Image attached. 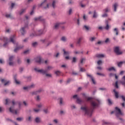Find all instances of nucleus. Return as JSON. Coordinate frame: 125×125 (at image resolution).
I'll return each instance as SVG.
<instances>
[{
    "label": "nucleus",
    "mask_w": 125,
    "mask_h": 125,
    "mask_svg": "<svg viewBox=\"0 0 125 125\" xmlns=\"http://www.w3.org/2000/svg\"><path fill=\"white\" fill-rule=\"evenodd\" d=\"M83 39V37H80L78 39V41H77V44H80L81 41Z\"/></svg>",
    "instance_id": "7c9ffc66"
},
{
    "label": "nucleus",
    "mask_w": 125,
    "mask_h": 125,
    "mask_svg": "<svg viewBox=\"0 0 125 125\" xmlns=\"http://www.w3.org/2000/svg\"><path fill=\"white\" fill-rule=\"evenodd\" d=\"M102 63V61L101 60H99L98 61L97 63L98 64L100 65V64H101Z\"/></svg>",
    "instance_id": "052dcab7"
},
{
    "label": "nucleus",
    "mask_w": 125,
    "mask_h": 125,
    "mask_svg": "<svg viewBox=\"0 0 125 125\" xmlns=\"http://www.w3.org/2000/svg\"><path fill=\"white\" fill-rule=\"evenodd\" d=\"M113 92H114L115 93V97L116 98H119V93H118V92H116L115 89H114L113 90Z\"/></svg>",
    "instance_id": "5701e85b"
},
{
    "label": "nucleus",
    "mask_w": 125,
    "mask_h": 125,
    "mask_svg": "<svg viewBox=\"0 0 125 125\" xmlns=\"http://www.w3.org/2000/svg\"><path fill=\"white\" fill-rule=\"evenodd\" d=\"M77 97H78V96L77 95L73 96V98L77 99V100H76V102H77V103H78L79 104H81L82 103H83V101L82 100L77 98Z\"/></svg>",
    "instance_id": "9d476101"
},
{
    "label": "nucleus",
    "mask_w": 125,
    "mask_h": 125,
    "mask_svg": "<svg viewBox=\"0 0 125 125\" xmlns=\"http://www.w3.org/2000/svg\"><path fill=\"white\" fill-rule=\"evenodd\" d=\"M15 81L16 84H20V82L18 81L16 78H15Z\"/></svg>",
    "instance_id": "6e6d98bb"
},
{
    "label": "nucleus",
    "mask_w": 125,
    "mask_h": 125,
    "mask_svg": "<svg viewBox=\"0 0 125 125\" xmlns=\"http://www.w3.org/2000/svg\"><path fill=\"white\" fill-rule=\"evenodd\" d=\"M23 48V46H18L17 48L14 49V52H17L18 51L20 50L21 49Z\"/></svg>",
    "instance_id": "aec40b11"
},
{
    "label": "nucleus",
    "mask_w": 125,
    "mask_h": 125,
    "mask_svg": "<svg viewBox=\"0 0 125 125\" xmlns=\"http://www.w3.org/2000/svg\"><path fill=\"white\" fill-rule=\"evenodd\" d=\"M121 84L123 85H124V86L125 87V76H124L122 78V81L121 82Z\"/></svg>",
    "instance_id": "6ab92c4d"
},
{
    "label": "nucleus",
    "mask_w": 125,
    "mask_h": 125,
    "mask_svg": "<svg viewBox=\"0 0 125 125\" xmlns=\"http://www.w3.org/2000/svg\"><path fill=\"white\" fill-rule=\"evenodd\" d=\"M13 59H14V57L13 56H11L9 57V60L10 61L9 64V65H13V62L12 61H13Z\"/></svg>",
    "instance_id": "a211bd4d"
},
{
    "label": "nucleus",
    "mask_w": 125,
    "mask_h": 125,
    "mask_svg": "<svg viewBox=\"0 0 125 125\" xmlns=\"http://www.w3.org/2000/svg\"><path fill=\"white\" fill-rule=\"evenodd\" d=\"M96 57L97 58H103L104 55L103 54H97Z\"/></svg>",
    "instance_id": "2f4dec72"
},
{
    "label": "nucleus",
    "mask_w": 125,
    "mask_h": 125,
    "mask_svg": "<svg viewBox=\"0 0 125 125\" xmlns=\"http://www.w3.org/2000/svg\"><path fill=\"white\" fill-rule=\"evenodd\" d=\"M85 71H86V70L85 68L80 67V72H84Z\"/></svg>",
    "instance_id": "c85d7f7f"
},
{
    "label": "nucleus",
    "mask_w": 125,
    "mask_h": 125,
    "mask_svg": "<svg viewBox=\"0 0 125 125\" xmlns=\"http://www.w3.org/2000/svg\"><path fill=\"white\" fill-rule=\"evenodd\" d=\"M35 122L36 123H40L41 122V119L39 117H36L35 118Z\"/></svg>",
    "instance_id": "4be33fe9"
},
{
    "label": "nucleus",
    "mask_w": 125,
    "mask_h": 125,
    "mask_svg": "<svg viewBox=\"0 0 125 125\" xmlns=\"http://www.w3.org/2000/svg\"><path fill=\"white\" fill-rule=\"evenodd\" d=\"M107 101L109 105H111L112 104V102L109 99L107 100Z\"/></svg>",
    "instance_id": "49530a36"
},
{
    "label": "nucleus",
    "mask_w": 125,
    "mask_h": 125,
    "mask_svg": "<svg viewBox=\"0 0 125 125\" xmlns=\"http://www.w3.org/2000/svg\"><path fill=\"white\" fill-rule=\"evenodd\" d=\"M17 62L18 63H21V61L20 58L18 59Z\"/></svg>",
    "instance_id": "5fc2aeb1"
},
{
    "label": "nucleus",
    "mask_w": 125,
    "mask_h": 125,
    "mask_svg": "<svg viewBox=\"0 0 125 125\" xmlns=\"http://www.w3.org/2000/svg\"><path fill=\"white\" fill-rule=\"evenodd\" d=\"M55 73L57 76H59L61 74V72L60 71H56L55 72Z\"/></svg>",
    "instance_id": "c9c22d12"
},
{
    "label": "nucleus",
    "mask_w": 125,
    "mask_h": 125,
    "mask_svg": "<svg viewBox=\"0 0 125 125\" xmlns=\"http://www.w3.org/2000/svg\"><path fill=\"white\" fill-rule=\"evenodd\" d=\"M45 32H46V31L45 30V29L40 30L37 32H34V33L31 34L30 36L31 37H35L37 36H40V35L45 34Z\"/></svg>",
    "instance_id": "f03ea898"
},
{
    "label": "nucleus",
    "mask_w": 125,
    "mask_h": 125,
    "mask_svg": "<svg viewBox=\"0 0 125 125\" xmlns=\"http://www.w3.org/2000/svg\"><path fill=\"white\" fill-rule=\"evenodd\" d=\"M12 104L13 105H14L15 104H18L19 106H20L21 104V103L20 102H15V101L14 100H13L12 102Z\"/></svg>",
    "instance_id": "412c9836"
},
{
    "label": "nucleus",
    "mask_w": 125,
    "mask_h": 125,
    "mask_svg": "<svg viewBox=\"0 0 125 125\" xmlns=\"http://www.w3.org/2000/svg\"><path fill=\"white\" fill-rule=\"evenodd\" d=\"M29 50H26V51H25L23 53H24V54H28V53H29Z\"/></svg>",
    "instance_id": "0e129e2a"
},
{
    "label": "nucleus",
    "mask_w": 125,
    "mask_h": 125,
    "mask_svg": "<svg viewBox=\"0 0 125 125\" xmlns=\"http://www.w3.org/2000/svg\"><path fill=\"white\" fill-rule=\"evenodd\" d=\"M47 0H44L42 3H41V4H40V6L42 7L45 9L49 8L50 5L49 4H47Z\"/></svg>",
    "instance_id": "7ed1b4c3"
},
{
    "label": "nucleus",
    "mask_w": 125,
    "mask_h": 125,
    "mask_svg": "<svg viewBox=\"0 0 125 125\" xmlns=\"http://www.w3.org/2000/svg\"><path fill=\"white\" fill-rule=\"evenodd\" d=\"M97 75H99V76H102L103 77H104L105 75L102 73H97Z\"/></svg>",
    "instance_id": "a18cd8bd"
},
{
    "label": "nucleus",
    "mask_w": 125,
    "mask_h": 125,
    "mask_svg": "<svg viewBox=\"0 0 125 125\" xmlns=\"http://www.w3.org/2000/svg\"><path fill=\"white\" fill-rule=\"evenodd\" d=\"M86 76H87V77L89 78L91 80V81L92 82V83L94 84H96V81H95V79H94V78L93 77V76L91 75L86 74Z\"/></svg>",
    "instance_id": "9b49d317"
},
{
    "label": "nucleus",
    "mask_w": 125,
    "mask_h": 125,
    "mask_svg": "<svg viewBox=\"0 0 125 125\" xmlns=\"http://www.w3.org/2000/svg\"><path fill=\"white\" fill-rule=\"evenodd\" d=\"M34 21H42V22H45V20L44 19L42 18V17H39L38 18H34Z\"/></svg>",
    "instance_id": "f8f14e48"
},
{
    "label": "nucleus",
    "mask_w": 125,
    "mask_h": 125,
    "mask_svg": "<svg viewBox=\"0 0 125 125\" xmlns=\"http://www.w3.org/2000/svg\"><path fill=\"white\" fill-rule=\"evenodd\" d=\"M34 111L36 113H38L40 111V109H34Z\"/></svg>",
    "instance_id": "3c124183"
},
{
    "label": "nucleus",
    "mask_w": 125,
    "mask_h": 125,
    "mask_svg": "<svg viewBox=\"0 0 125 125\" xmlns=\"http://www.w3.org/2000/svg\"><path fill=\"white\" fill-rule=\"evenodd\" d=\"M35 85L34 84H31V85L30 86L23 87V89H24V90H27V89H29L30 88H33L35 87Z\"/></svg>",
    "instance_id": "f3484780"
},
{
    "label": "nucleus",
    "mask_w": 125,
    "mask_h": 125,
    "mask_svg": "<svg viewBox=\"0 0 125 125\" xmlns=\"http://www.w3.org/2000/svg\"><path fill=\"white\" fill-rule=\"evenodd\" d=\"M84 60H85V59H84V58H82V59H81V60H80V62H81V63H83V61H84Z\"/></svg>",
    "instance_id": "13d9d810"
},
{
    "label": "nucleus",
    "mask_w": 125,
    "mask_h": 125,
    "mask_svg": "<svg viewBox=\"0 0 125 125\" xmlns=\"http://www.w3.org/2000/svg\"><path fill=\"white\" fill-rule=\"evenodd\" d=\"M103 17H107V14H104V15H102Z\"/></svg>",
    "instance_id": "774afa93"
},
{
    "label": "nucleus",
    "mask_w": 125,
    "mask_h": 125,
    "mask_svg": "<svg viewBox=\"0 0 125 125\" xmlns=\"http://www.w3.org/2000/svg\"><path fill=\"white\" fill-rule=\"evenodd\" d=\"M115 76V74H114V73H110L109 74V77H113V76Z\"/></svg>",
    "instance_id": "4d7b16f0"
},
{
    "label": "nucleus",
    "mask_w": 125,
    "mask_h": 125,
    "mask_svg": "<svg viewBox=\"0 0 125 125\" xmlns=\"http://www.w3.org/2000/svg\"><path fill=\"white\" fill-rule=\"evenodd\" d=\"M112 70H113L114 71H116L115 68L114 67H110L108 69L109 71H112Z\"/></svg>",
    "instance_id": "e433bc0d"
},
{
    "label": "nucleus",
    "mask_w": 125,
    "mask_h": 125,
    "mask_svg": "<svg viewBox=\"0 0 125 125\" xmlns=\"http://www.w3.org/2000/svg\"><path fill=\"white\" fill-rule=\"evenodd\" d=\"M36 101H40V98L39 96H37L36 98Z\"/></svg>",
    "instance_id": "bf43d9fd"
},
{
    "label": "nucleus",
    "mask_w": 125,
    "mask_h": 125,
    "mask_svg": "<svg viewBox=\"0 0 125 125\" xmlns=\"http://www.w3.org/2000/svg\"><path fill=\"white\" fill-rule=\"evenodd\" d=\"M23 118H17V120L18 121H21L23 120Z\"/></svg>",
    "instance_id": "de8ad7c7"
},
{
    "label": "nucleus",
    "mask_w": 125,
    "mask_h": 125,
    "mask_svg": "<svg viewBox=\"0 0 125 125\" xmlns=\"http://www.w3.org/2000/svg\"><path fill=\"white\" fill-rule=\"evenodd\" d=\"M121 98L123 100V101L125 102V97L124 96H121Z\"/></svg>",
    "instance_id": "e2e57ef3"
},
{
    "label": "nucleus",
    "mask_w": 125,
    "mask_h": 125,
    "mask_svg": "<svg viewBox=\"0 0 125 125\" xmlns=\"http://www.w3.org/2000/svg\"><path fill=\"white\" fill-rule=\"evenodd\" d=\"M118 6V4H117V3H115L114 5H113V7H114V11L116 12L117 11V7Z\"/></svg>",
    "instance_id": "393cba45"
},
{
    "label": "nucleus",
    "mask_w": 125,
    "mask_h": 125,
    "mask_svg": "<svg viewBox=\"0 0 125 125\" xmlns=\"http://www.w3.org/2000/svg\"><path fill=\"white\" fill-rule=\"evenodd\" d=\"M27 27V25L23 27H22L20 30V31L22 34V35H24L26 33L25 28Z\"/></svg>",
    "instance_id": "2eb2a0df"
},
{
    "label": "nucleus",
    "mask_w": 125,
    "mask_h": 125,
    "mask_svg": "<svg viewBox=\"0 0 125 125\" xmlns=\"http://www.w3.org/2000/svg\"><path fill=\"white\" fill-rule=\"evenodd\" d=\"M63 51L64 55L68 56L70 54L69 52H66L64 49L63 50Z\"/></svg>",
    "instance_id": "f704fd0d"
},
{
    "label": "nucleus",
    "mask_w": 125,
    "mask_h": 125,
    "mask_svg": "<svg viewBox=\"0 0 125 125\" xmlns=\"http://www.w3.org/2000/svg\"><path fill=\"white\" fill-rule=\"evenodd\" d=\"M106 26L105 27L104 29L106 30H108L109 29V26L108 24V21H106Z\"/></svg>",
    "instance_id": "bb28decb"
},
{
    "label": "nucleus",
    "mask_w": 125,
    "mask_h": 125,
    "mask_svg": "<svg viewBox=\"0 0 125 125\" xmlns=\"http://www.w3.org/2000/svg\"><path fill=\"white\" fill-rule=\"evenodd\" d=\"M115 87L116 88H119V86H118V82L116 81V83H115Z\"/></svg>",
    "instance_id": "c03bdc74"
},
{
    "label": "nucleus",
    "mask_w": 125,
    "mask_h": 125,
    "mask_svg": "<svg viewBox=\"0 0 125 125\" xmlns=\"http://www.w3.org/2000/svg\"><path fill=\"white\" fill-rule=\"evenodd\" d=\"M53 68L52 66H48L47 70H52Z\"/></svg>",
    "instance_id": "680f3d73"
},
{
    "label": "nucleus",
    "mask_w": 125,
    "mask_h": 125,
    "mask_svg": "<svg viewBox=\"0 0 125 125\" xmlns=\"http://www.w3.org/2000/svg\"><path fill=\"white\" fill-rule=\"evenodd\" d=\"M46 77L51 78L52 77V74H45Z\"/></svg>",
    "instance_id": "37998d69"
},
{
    "label": "nucleus",
    "mask_w": 125,
    "mask_h": 125,
    "mask_svg": "<svg viewBox=\"0 0 125 125\" xmlns=\"http://www.w3.org/2000/svg\"><path fill=\"white\" fill-rule=\"evenodd\" d=\"M60 104L61 105H62L63 104V99L62 98H60Z\"/></svg>",
    "instance_id": "473e14b6"
},
{
    "label": "nucleus",
    "mask_w": 125,
    "mask_h": 125,
    "mask_svg": "<svg viewBox=\"0 0 125 125\" xmlns=\"http://www.w3.org/2000/svg\"><path fill=\"white\" fill-rule=\"evenodd\" d=\"M35 62L37 63H43L44 61L40 57H38L35 58Z\"/></svg>",
    "instance_id": "1a4fd4ad"
},
{
    "label": "nucleus",
    "mask_w": 125,
    "mask_h": 125,
    "mask_svg": "<svg viewBox=\"0 0 125 125\" xmlns=\"http://www.w3.org/2000/svg\"><path fill=\"white\" fill-rule=\"evenodd\" d=\"M123 63V62H118V63H117V65H118V67H121Z\"/></svg>",
    "instance_id": "ea45409f"
},
{
    "label": "nucleus",
    "mask_w": 125,
    "mask_h": 125,
    "mask_svg": "<svg viewBox=\"0 0 125 125\" xmlns=\"http://www.w3.org/2000/svg\"><path fill=\"white\" fill-rule=\"evenodd\" d=\"M37 45V42H34L32 43V46L35 47Z\"/></svg>",
    "instance_id": "09e8293b"
},
{
    "label": "nucleus",
    "mask_w": 125,
    "mask_h": 125,
    "mask_svg": "<svg viewBox=\"0 0 125 125\" xmlns=\"http://www.w3.org/2000/svg\"><path fill=\"white\" fill-rule=\"evenodd\" d=\"M76 60H77V59L75 57H74L73 58V62H76Z\"/></svg>",
    "instance_id": "338daca9"
},
{
    "label": "nucleus",
    "mask_w": 125,
    "mask_h": 125,
    "mask_svg": "<svg viewBox=\"0 0 125 125\" xmlns=\"http://www.w3.org/2000/svg\"><path fill=\"white\" fill-rule=\"evenodd\" d=\"M114 52L117 55H120L123 54V52L120 51L119 47H115Z\"/></svg>",
    "instance_id": "423d86ee"
},
{
    "label": "nucleus",
    "mask_w": 125,
    "mask_h": 125,
    "mask_svg": "<svg viewBox=\"0 0 125 125\" xmlns=\"http://www.w3.org/2000/svg\"><path fill=\"white\" fill-rule=\"evenodd\" d=\"M9 111L11 113H12V114H15L16 115H17V114L18 113V112L16 110L13 109V106L9 108Z\"/></svg>",
    "instance_id": "dca6fc26"
},
{
    "label": "nucleus",
    "mask_w": 125,
    "mask_h": 125,
    "mask_svg": "<svg viewBox=\"0 0 125 125\" xmlns=\"http://www.w3.org/2000/svg\"><path fill=\"white\" fill-rule=\"evenodd\" d=\"M5 104H8L9 103H10V100L9 99H6L5 100Z\"/></svg>",
    "instance_id": "79ce46f5"
},
{
    "label": "nucleus",
    "mask_w": 125,
    "mask_h": 125,
    "mask_svg": "<svg viewBox=\"0 0 125 125\" xmlns=\"http://www.w3.org/2000/svg\"><path fill=\"white\" fill-rule=\"evenodd\" d=\"M34 70H35V71L41 73L42 74H46L47 73V70L38 69L37 68H34Z\"/></svg>",
    "instance_id": "39448f33"
},
{
    "label": "nucleus",
    "mask_w": 125,
    "mask_h": 125,
    "mask_svg": "<svg viewBox=\"0 0 125 125\" xmlns=\"http://www.w3.org/2000/svg\"><path fill=\"white\" fill-rule=\"evenodd\" d=\"M63 24H65V22H57L55 24L54 27V29L57 30L59 27H60L61 25H62Z\"/></svg>",
    "instance_id": "6e6552de"
},
{
    "label": "nucleus",
    "mask_w": 125,
    "mask_h": 125,
    "mask_svg": "<svg viewBox=\"0 0 125 125\" xmlns=\"http://www.w3.org/2000/svg\"><path fill=\"white\" fill-rule=\"evenodd\" d=\"M43 112H44V113H45V114H47V113H48V109H43Z\"/></svg>",
    "instance_id": "603ef678"
},
{
    "label": "nucleus",
    "mask_w": 125,
    "mask_h": 125,
    "mask_svg": "<svg viewBox=\"0 0 125 125\" xmlns=\"http://www.w3.org/2000/svg\"><path fill=\"white\" fill-rule=\"evenodd\" d=\"M42 91V90H38V91H36L35 92H32V95H37L39 93H40Z\"/></svg>",
    "instance_id": "a878e982"
},
{
    "label": "nucleus",
    "mask_w": 125,
    "mask_h": 125,
    "mask_svg": "<svg viewBox=\"0 0 125 125\" xmlns=\"http://www.w3.org/2000/svg\"><path fill=\"white\" fill-rule=\"evenodd\" d=\"M34 0H27V3H30L31 2H33Z\"/></svg>",
    "instance_id": "864d4df0"
},
{
    "label": "nucleus",
    "mask_w": 125,
    "mask_h": 125,
    "mask_svg": "<svg viewBox=\"0 0 125 125\" xmlns=\"http://www.w3.org/2000/svg\"><path fill=\"white\" fill-rule=\"evenodd\" d=\"M1 82L2 83H4V86L8 85L10 84V81H7L5 79H1Z\"/></svg>",
    "instance_id": "0eeeda50"
},
{
    "label": "nucleus",
    "mask_w": 125,
    "mask_h": 125,
    "mask_svg": "<svg viewBox=\"0 0 125 125\" xmlns=\"http://www.w3.org/2000/svg\"><path fill=\"white\" fill-rule=\"evenodd\" d=\"M15 39H16V37L15 35L11 36L10 37V42H12L13 43L15 44Z\"/></svg>",
    "instance_id": "4468645a"
},
{
    "label": "nucleus",
    "mask_w": 125,
    "mask_h": 125,
    "mask_svg": "<svg viewBox=\"0 0 125 125\" xmlns=\"http://www.w3.org/2000/svg\"><path fill=\"white\" fill-rule=\"evenodd\" d=\"M5 17L7 18H10V19L13 18V17H12V15H11L10 14H7V15H5Z\"/></svg>",
    "instance_id": "c756f323"
},
{
    "label": "nucleus",
    "mask_w": 125,
    "mask_h": 125,
    "mask_svg": "<svg viewBox=\"0 0 125 125\" xmlns=\"http://www.w3.org/2000/svg\"><path fill=\"white\" fill-rule=\"evenodd\" d=\"M83 29H84L86 31H89L90 29V27L89 26H87V25H84Z\"/></svg>",
    "instance_id": "cd10ccee"
},
{
    "label": "nucleus",
    "mask_w": 125,
    "mask_h": 125,
    "mask_svg": "<svg viewBox=\"0 0 125 125\" xmlns=\"http://www.w3.org/2000/svg\"><path fill=\"white\" fill-rule=\"evenodd\" d=\"M115 109H116V111H115L116 116L117 117H119V115H121V116L123 115V113L122 112V111L120 108H119L118 107H116L115 108Z\"/></svg>",
    "instance_id": "20e7f679"
},
{
    "label": "nucleus",
    "mask_w": 125,
    "mask_h": 125,
    "mask_svg": "<svg viewBox=\"0 0 125 125\" xmlns=\"http://www.w3.org/2000/svg\"><path fill=\"white\" fill-rule=\"evenodd\" d=\"M96 39L95 37H90L89 39V41L93 42Z\"/></svg>",
    "instance_id": "b1692460"
},
{
    "label": "nucleus",
    "mask_w": 125,
    "mask_h": 125,
    "mask_svg": "<svg viewBox=\"0 0 125 125\" xmlns=\"http://www.w3.org/2000/svg\"><path fill=\"white\" fill-rule=\"evenodd\" d=\"M61 40L62 42H65L66 41V38L65 37H62V38H61Z\"/></svg>",
    "instance_id": "a19ab883"
},
{
    "label": "nucleus",
    "mask_w": 125,
    "mask_h": 125,
    "mask_svg": "<svg viewBox=\"0 0 125 125\" xmlns=\"http://www.w3.org/2000/svg\"><path fill=\"white\" fill-rule=\"evenodd\" d=\"M114 32H115V33H116V35H117V36H118V35H119V33H118V29L117 28H114Z\"/></svg>",
    "instance_id": "72a5a7b5"
},
{
    "label": "nucleus",
    "mask_w": 125,
    "mask_h": 125,
    "mask_svg": "<svg viewBox=\"0 0 125 125\" xmlns=\"http://www.w3.org/2000/svg\"><path fill=\"white\" fill-rule=\"evenodd\" d=\"M68 13H69V15H70L72 14V10L71 8H70V9H69Z\"/></svg>",
    "instance_id": "8fccbe9b"
},
{
    "label": "nucleus",
    "mask_w": 125,
    "mask_h": 125,
    "mask_svg": "<svg viewBox=\"0 0 125 125\" xmlns=\"http://www.w3.org/2000/svg\"><path fill=\"white\" fill-rule=\"evenodd\" d=\"M85 100L86 102H90L92 108L88 107L86 106H82L81 109L84 112L85 115L89 117H91L92 115L94 109L97 106H98V102L97 101L92 100V98L87 97L85 96L84 97Z\"/></svg>",
    "instance_id": "f257e3e1"
},
{
    "label": "nucleus",
    "mask_w": 125,
    "mask_h": 125,
    "mask_svg": "<svg viewBox=\"0 0 125 125\" xmlns=\"http://www.w3.org/2000/svg\"><path fill=\"white\" fill-rule=\"evenodd\" d=\"M26 11V9H22L20 12V14L21 15L22 14H23L24 12H25Z\"/></svg>",
    "instance_id": "58836bf2"
},
{
    "label": "nucleus",
    "mask_w": 125,
    "mask_h": 125,
    "mask_svg": "<svg viewBox=\"0 0 125 125\" xmlns=\"http://www.w3.org/2000/svg\"><path fill=\"white\" fill-rule=\"evenodd\" d=\"M97 16H96V12L94 11V15H93V17L94 18H96Z\"/></svg>",
    "instance_id": "69168bd1"
},
{
    "label": "nucleus",
    "mask_w": 125,
    "mask_h": 125,
    "mask_svg": "<svg viewBox=\"0 0 125 125\" xmlns=\"http://www.w3.org/2000/svg\"><path fill=\"white\" fill-rule=\"evenodd\" d=\"M56 3V2H55V0H54L52 2V6L53 7V8H55Z\"/></svg>",
    "instance_id": "4c0bfd02"
},
{
    "label": "nucleus",
    "mask_w": 125,
    "mask_h": 125,
    "mask_svg": "<svg viewBox=\"0 0 125 125\" xmlns=\"http://www.w3.org/2000/svg\"><path fill=\"white\" fill-rule=\"evenodd\" d=\"M2 40H3L4 42H5L3 45V46L5 47L7 45L8 42H9L8 39L7 37H3Z\"/></svg>",
    "instance_id": "ddd939ff"
}]
</instances>
